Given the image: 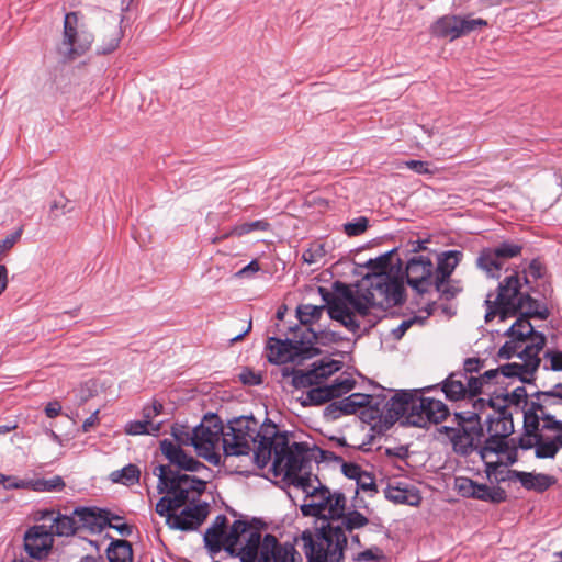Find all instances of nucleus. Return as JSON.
<instances>
[{
  "label": "nucleus",
  "instance_id": "obj_47",
  "mask_svg": "<svg viewBox=\"0 0 562 562\" xmlns=\"http://www.w3.org/2000/svg\"><path fill=\"white\" fill-rule=\"evenodd\" d=\"M392 165L396 169H402L403 167H406L417 175L435 173V169H431V164L428 161H424V160H415V159L405 160V161L396 160V161H393Z\"/></svg>",
  "mask_w": 562,
  "mask_h": 562
},
{
  "label": "nucleus",
  "instance_id": "obj_51",
  "mask_svg": "<svg viewBox=\"0 0 562 562\" xmlns=\"http://www.w3.org/2000/svg\"><path fill=\"white\" fill-rule=\"evenodd\" d=\"M223 532L214 528H207L204 533V544L211 552H218L222 549Z\"/></svg>",
  "mask_w": 562,
  "mask_h": 562
},
{
  "label": "nucleus",
  "instance_id": "obj_59",
  "mask_svg": "<svg viewBox=\"0 0 562 562\" xmlns=\"http://www.w3.org/2000/svg\"><path fill=\"white\" fill-rule=\"evenodd\" d=\"M72 211L71 202L65 196H60L56 199L50 204V213L54 216L64 215Z\"/></svg>",
  "mask_w": 562,
  "mask_h": 562
},
{
  "label": "nucleus",
  "instance_id": "obj_28",
  "mask_svg": "<svg viewBox=\"0 0 562 562\" xmlns=\"http://www.w3.org/2000/svg\"><path fill=\"white\" fill-rule=\"evenodd\" d=\"M153 474L158 477L157 492L159 494H169L172 498L173 506L181 508L191 501V494L182 487L171 490L170 484L166 481L165 465L158 464L154 468Z\"/></svg>",
  "mask_w": 562,
  "mask_h": 562
},
{
  "label": "nucleus",
  "instance_id": "obj_57",
  "mask_svg": "<svg viewBox=\"0 0 562 562\" xmlns=\"http://www.w3.org/2000/svg\"><path fill=\"white\" fill-rule=\"evenodd\" d=\"M122 519L123 518L121 516L114 515L109 510V525H106V528L115 529L123 537H130L133 533V526L125 522H113L121 521Z\"/></svg>",
  "mask_w": 562,
  "mask_h": 562
},
{
  "label": "nucleus",
  "instance_id": "obj_55",
  "mask_svg": "<svg viewBox=\"0 0 562 562\" xmlns=\"http://www.w3.org/2000/svg\"><path fill=\"white\" fill-rule=\"evenodd\" d=\"M474 483H475V481H473L469 477L459 476V477H456V480H454V490L462 497L472 498L473 492H474Z\"/></svg>",
  "mask_w": 562,
  "mask_h": 562
},
{
  "label": "nucleus",
  "instance_id": "obj_13",
  "mask_svg": "<svg viewBox=\"0 0 562 562\" xmlns=\"http://www.w3.org/2000/svg\"><path fill=\"white\" fill-rule=\"evenodd\" d=\"M319 350L306 345L303 340L279 339L270 337L267 341V358L271 363L285 364L289 362L301 364L304 360L313 358Z\"/></svg>",
  "mask_w": 562,
  "mask_h": 562
},
{
  "label": "nucleus",
  "instance_id": "obj_11",
  "mask_svg": "<svg viewBox=\"0 0 562 562\" xmlns=\"http://www.w3.org/2000/svg\"><path fill=\"white\" fill-rule=\"evenodd\" d=\"M93 42V35L79 23L76 12H69L64 19L63 41L58 46V52L65 58L74 60L83 55Z\"/></svg>",
  "mask_w": 562,
  "mask_h": 562
},
{
  "label": "nucleus",
  "instance_id": "obj_4",
  "mask_svg": "<svg viewBox=\"0 0 562 562\" xmlns=\"http://www.w3.org/2000/svg\"><path fill=\"white\" fill-rule=\"evenodd\" d=\"M538 369L537 361L531 363L510 362L496 369L485 371L479 378H467L464 372H452L442 381L441 390L449 401L467 400L473 404L479 395L490 396L496 391L492 390L508 378H518L520 382L530 383Z\"/></svg>",
  "mask_w": 562,
  "mask_h": 562
},
{
  "label": "nucleus",
  "instance_id": "obj_21",
  "mask_svg": "<svg viewBox=\"0 0 562 562\" xmlns=\"http://www.w3.org/2000/svg\"><path fill=\"white\" fill-rule=\"evenodd\" d=\"M54 543V532L45 525L30 527L24 535V549L33 559L46 557Z\"/></svg>",
  "mask_w": 562,
  "mask_h": 562
},
{
  "label": "nucleus",
  "instance_id": "obj_44",
  "mask_svg": "<svg viewBox=\"0 0 562 562\" xmlns=\"http://www.w3.org/2000/svg\"><path fill=\"white\" fill-rule=\"evenodd\" d=\"M324 310L325 305L301 304L296 308V315L301 324L312 325L322 317Z\"/></svg>",
  "mask_w": 562,
  "mask_h": 562
},
{
  "label": "nucleus",
  "instance_id": "obj_16",
  "mask_svg": "<svg viewBox=\"0 0 562 562\" xmlns=\"http://www.w3.org/2000/svg\"><path fill=\"white\" fill-rule=\"evenodd\" d=\"M522 251V245L505 240L495 247L481 250L476 265L487 277L499 279L507 260L518 257Z\"/></svg>",
  "mask_w": 562,
  "mask_h": 562
},
{
  "label": "nucleus",
  "instance_id": "obj_30",
  "mask_svg": "<svg viewBox=\"0 0 562 562\" xmlns=\"http://www.w3.org/2000/svg\"><path fill=\"white\" fill-rule=\"evenodd\" d=\"M463 257L460 250H447L437 256V267L434 268L435 278L448 280Z\"/></svg>",
  "mask_w": 562,
  "mask_h": 562
},
{
  "label": "nucleus",
  "instance_id": "obj_53",
  "mask_svg": "<svg viewBox=\"0 0 562 562\" xmlns=\"http://www.w3.org/2000/svg\"><path fill=\"white\" fill-rule=\"evenodd\" d=\"M543 270L544 268L538 259H533L529 263L528 268L525 270V276L522 278L525 285L527 286L528 290H531L529 278H532L533 280L541 279L543 277Z\"/></svg>",
  "mask_w": 562,
  "mask_h": 562
},
{
  "label": "nucleus",
  "instance_id": "obj_22",
  "mask_svg": "<svg viewBox=\"0 0 562 562\" xmlns=\"http://www.w3.org/2000/svg\"><path fill=\"white\" fill-rule=\"evenodd\" d=\"M160 450L161 453L169 461V465L172 468L176 467L177 471H187V472H199L202 469H207L206 465L194 457L188 454L179 443H173L169 439H164L160 441Z\"/></svg>",
  "mask_w": 562,
  "mask_h": 562
},
{
  "label": "nucleus",
  "instance_id": "obj_10",
  "mask_svg": "<svg viewBox=\"0 0 562 562\" xmlns=\"http://www.w3.org/2000/svg\"><path fill=\"white\" fill-rule=\"evenodd\" d=\"M155 510L159 516L166 517V522L171 529L193 531L206 519L209 515V504L201 503L187 506L180 514H173L172 512L178 510V508L173 506L171 496L167 494L157 502Z\"/></svg>",
  "mask_w": 562,
  "mask_h": 562
},
{
  "label": "nucleus",
  "instance_id": "obj_36",
  "mask_svg": "<svg viewBox=\"0 0 562 562\" xmlns=\"http://www.w3.org/2000/svg\"><path fill=\"white\" fill-rule=\"evenodd\" d=\"M140 477V470L136 464L128 463L121 470L113 471L110 474V479L114 483H121L126 486L138 483Z\"/></svg>",
  "mask_w": 562,
  "mask_h": 562
},
{
  "label": "nucleus",
  "instance_id": "obj_39",
  "mask_svg": "<svg viewBox=\"0 0 562 562\" xmlns=\"http://www.w3.org/2000/svg\"><path fill=\"white\" fill-rule=\"evenodd\" d=\"M161 424H154L148 420H133L125 425V432L131 436L150 435L158 436L160 432Z\"/></svg>",
  "mask_w": 562,
  "mask_h": 562
},
{
  "label": "nucleus",
  "instance_id": "obj_34",
  "mask_svg": "<svg viewBox=\"0 0 562 562\" xmlns=\"http://www.w3.org/2000/svg\"><path fill=\"white\" fill-rule=\"evenodd\" d=\"M506 497V492L499 486L490 487L486 484H480L477 482L474 483V492L472 497L474 499L498 504L504 502Z\"/></svg>",
  "mask_w": 562,
  "mask_h": 562
},
{
  "label": "nucleus",
  "instance_id": "obj_54",
  "mask_svg": "<svg viewBox=\"0 0 562 562\" xmlns=\"http://www.w3.org/2000/svg\"><path fill=\"white\" fill-rule=\"evenodd\" d=\"M325 256L324 245L315 243L302 254L304 262L312 265L319 261Z\"/></svg>",
  "mask_w": 562,
  "mask_h": 562
},
{
  "label": "nucleus",
  "instance_id": "obj_24",
  "mask_svg": "<svg viewBox=\"0 0 562 562\" xmlns=\"http://www.w3.org/2000/svg\"><path fill=\"white\" fill-rule=\"evenodd\" d=\"M391 392L393 395L389 398V427L396 422L406 426V415L409 413L414 393L417 391L389 389V393Z\"/></svg>",
  "mask_w": 562,
  "mask_h": 562
},
{
  "label": "nucleus",
  "instance_id": "obj_62",
  "mask_svg": "<svg viewBox=\"0 0 562 562\" xmlns=\"http://www.w3.org/2000/svg\"><path fill=\"white\" fill-rule=\"evenodd\" d=\"M260 542V532L258 530H251L246 540V544L240 550L258 554Z\"/></svg>",
  "mask_w": 562,
  "mask_h": 562
},
{
  "label": "nucleus",
  "instance_id": "obj_7",
  "mask_svg": "<svg viewBox=\"0 0 562 562\" xmlns=\"http://www.w3.org/2000/svg\"><path fill=\"white\" fill-rule=\"evenodd\" d=\"M175 439L186 443L190 440L200 457L213 465H220L222 457L216 451L221 437L223 438L224 427L220 417L215 414H207L196 426L192 434L186 432L179 427H172Z\"/></svg>",
  "mask_w": 562,
  "mask_h": 562
},
{
  "label": "nucleus",
  "instance_id": "obj_42",
  "mask_svg": "<svg viewBox=\"0 0 562 562\" xmlns=\"http://www.w3.org/2000/svg\"><path fill=\"white\" fill-rule=\"evenodd\" d=\"M35 492H60L66 486L60 475H54L49 479H37L29 483Z\"/></svg>",
  "mask_w": 562,
  "mask_h": 562
},
{
  "label": "nucleus",
  "instance_id": "obj_18",
  "mask_svg": "<svg viewBox=\"0 0 562 562\" xmlns=\"http://www.w3.org/2000/svg\"><path fill=\"white\" fill-rule=\"evenodd\" d=\"M532 396L536 400L530 401L525 412H533L542 424L559 422L557 415L562 407V383L554 384L550 390L537 391Z\"/></svg>",
  "mask_w": 562,
  "mask_h": 562
},
{
  "label": "nucleus",
  "instance_id": "obj_61",
  "mask_svg": "<svg viewBox=\"0 0 562 562\" xmlns=\"http://www.w3.org/2000/svg\"><path fill=\"white\" fill-rule=\"evenodd\" d=\"M544 359L550 361V364H544V370L560 371L562 370V352L547 350L544 352Z\"/></svg>",
  "mask_w": 562,
  "mask_h": 562
},
{
  "label": "nucleus",
  "instance_id": "obj_41",
  "mask_svg": "<svg viewBox=\"0 0 562 562\" xmlns=\"http://www.w3.org/2000/svg\"><path fill=\"white\" fill-rule=\"evenodd\" d=\"M250 529V525L244 520H235L229 532L224 537L225 550L234 553L235 547L239 542V537Z\"/></svg>",
  "mask_w": 562,
  "mask_h": 562
},
{
  "label": "nucleus",
  "instance_id": "obj_56",
  "mask_svg": "<svg viewBox=\"0 0 562 562\" xmlns=\"http://www.w3.org/2000/svg\"><path fill=\"white\" fill-rule=\"evenodd\" d=\"M544 429H549L550 441L557 447V453L562 448V422H551L543 424Z\"/></svg>",
  "mask_w": 562,
  "mask_h": 562
},
{
  "label": "nucleus",
  "instance_id": "obj_12",
  "mask_svg": "<svg viewBox=\"0 0 562 562\" xmlns=\"http://www.w3.org/2000/svg\"><path fill=\"white\" fill-rule=\"evenodd\" d=\"M524 429L525 435L519 439L521 449L535 448L538 459H553L557 456V447L550 441L549 429L543 428L533 412H524Z\"/></svg>",
  "mask_w": 562,
  "mask_h": 562
},
{
  "label": "nucleus",
  "instance_id": "obj_17",
  "mask_svg": "<svg viewBox=\"0 0 562 562\" xmlns=\"http://www.w3.org/2000/svg\"><path fill=\"white\" fill-rule=\"evenodd\" d=\"M308 450V446L305 442L289 445V438L286 437V448L280 456V462L276 463L274 470L284 472L285 476L291 479L294 486L297 477L313 476L311 473H303L306 463L310 461L307 457Z\"/></svg>",
  "mask_w": 562,
  "mask_h": 562
},
{
  "label": "nucleus",
  "instance_id": "obj_3",
  "mask_svg": "<svg viewBox=\"0 0 562 562\" xmlns=\"http://www.w3.org/2000/svg\"><path fill=\"white\" fill-rule=\"evenodd\" d=\"M363 268L362 278L352 285L336 281L334 292L318 286V292L326 303L328 315L339 322L350 333L367 330L386 316V252L369 259Z\"/></svg>",
  "mask_w": 562,
  "mask_h": 562
},
{
  "label": "nucleus",
  "instance_id": "obj_9",
  "mask_svg": "<svg viewBox=\"0 0 562 562\" xmlns=\"http://www.w3.org/2000/svg\"><path fill=\"white\" fill-rule=\"evenodd\" d=\"M258 422L254 417L240 416L231 420L223 434L225 458L248 456L258 437Z\"/></svg>",
  "mask_w": 562,
  "mask_h": 562
},
{
  "label": "nucleus",
  "instance_id": "obj_20",
  "mask_svg": "<svg viewBox=\"0 0 562 562\" xmlns=\"http://www.w3.org/2000/svg\"><path fill=\"white\" fill-rule=\"evenodd\" d=\"M356 382L345 375L337 376L331 384L311 387L302 402L304 406L323 405L350 392Z\"/></svg>",
  "mask_w": 562,
  "mask_h": 562
},
{
  "label": "nucleus",
  "instance_id": "obj_43",
  "mask_svg": "<svg viewBox=\"0 0 562 562\" xmlns=\"http://www.w3.org/2000/svg\"><path fill=\"white\" fill-rule=\"evenodd\" d=\"M282 375L284 378L292 375V385L296 389L317 385V382H316L315 376L311 369L307 371H303V370L290 371L288 368H284L282 370Z\"/></svg>",
  "mask_w": 562,
  "mask_h": 562
},
{
  "label": "nucleus",
  "instance_id": "obj_48",
  "mask_svg": "<svg viewBox=\"0 0 562 562\" xmlns=\"http://www.w3.org/2000/svg\"><path fill=\"white\" fill-rule=\"evenodd\" d=\"M270 229V223L266 220H257L249 223H241L234 226V232L237 237L247 235L255 231L267 232Z\"/></svg>",
  "mask_w": 562,
  "mask_h": 562
},
{
  "label": "nucleus",
  "instance_id": "obj_50",
  "mask_svg": "<svg viewBox=\"0 0 562 562\" xmlns=\"http://www.w3.org/2000/svg\"><path fill=\"white\" fill-rule=\"evenodd\" d=\"M369 226V220L364 216L357 217L351 222L342 225L344 233L349 237H355L363 234Z\"/></svg>",
  "mask_w": 562,
  "mask_h": 562
},
{
  "label": "nucleus",
  "instance_id": "obj_37",
  "mask_svg": "<svg viewBox=\"0 0 562 562\" xmlns=\"http://www.w3.org/2000/svg\"><path fill=\"white\" fill-rule=\"evenodd\" d=\"M435 305V301L427 302L425 308L427 313L426 316H413L411 318L404 319L396 328L392 329L391 334L394 339L400 340L414 324L423 325L425 321L432 314Z\"/></svg>",
  "mask_w": 562,
  "mask_h": 562
},
{
  "label": "nucleus",
  "instance_id": "obj_46",
  "mask_svg": "<svg viewBox=\"0 0 562 562\" xmlns=\"http://www.w3.org/2000/svg\"><path fill=\"white\" fill-rule=\"evenodd\" d=\"M339 368H340L339 362L334 361V360H328V361H319L318 363L314 362L312 364L311 370L315 376L317 384H319L321 380L330 376L333 373L338 371Z\"/></svg>",
  "mask_w": 562,
  "mask_h": 562
},
{
  "label": "nucleus",
  "instance_id": "obj_2",
  "mask_svg": "<svg viewBox=\"0 0 562 562\" xmlns=\"http://www.w3.org/2000/svg\"><path fill=\"white\" fill-rule=\"evenodd\" d=\"M485 307V322H491L497 316L504 321L519 315L506 331L509 340L502 346L498 357H517L520 363L537 361L539 367V353L546 345V336L533 329L530 318L547 319L550 313L546 304L531 297L528 289L522 290L521 278L517 272L505 277L495 292L486 295Z\"/></svg>",
  "mask_w": 562,
  "mask_h": 562
},
{
  "label": "nucleus",
  "instance_id": "obj_63",
  "mask_svg": "<svg viewBox=\"0 0 562 562\" xmlns=\"http://www.w3.org/2000/svg\"><path fill=\"white\" fill-rule=\"evenodd\" d=\"M164 406L158 401H153L150 405L144 406L142 416L144 420L153 423V419L162 413Z\"/></svg>",
  "mask_w": 562,
  "mask_h": 562
},
{
  "label": "nucleus",
  "instance_id": "obj_15",
  "mask_svg": "<svg viewBox=\"0 0 562 562\" xmlns=\"http://www.w3.org/2000/svg\"><path fill=\"white\" fill-rule=\"evenodd\" d=\"M449 415L447 405L431 397L417 396L414 393L409 413L406 415V426L427 427L430 424H439Z\"/></svg>",
  "mask_w": 562,
  "mask_h": 562
},
{
  "label": "nucleus",
  "instance_id": "obj_27",
  "mask_svg": "<svg viewBox=\"0 0 562 562\" xmlns=\"http://www.w3.org/2000/svg\"><path fill=\"white\" fill-rule=\"evenodd\" d=\"M509 479L519 481L526 490L539 493L547 491L557 482V480L549 474L530 473L516 470L510 471Z\"/></svg>",
  "mask_w": 562,
  "mask_h": 562
},
{
  "label": "nucleus",
  "instance_id": "obj_40",
  "mask_svg": "<svg viewBox=\"0 0 562 562\" xmlns=\"http://www.w3.org/2000/svg\"><path fill=\"white\" fill-rule=\"evenodd\" d=\"M460 291L459 282L451 280V277L448 280L435 278L431 284V292H435L445 300L453 299Z\"/></svg>",
  "mask_w": 562,
  "mask_h": 562
},
{
  "label": "nucleus",
  "instance_id": "obj_1",
  "mask_svg": "<svg viewBox=\"0 0 562 562\" xmlns=\"http://www.w3.org/2000/svg\"><path fill=\"white\" fill-rule=\"evenodd\" d=\"M305 493L301 506L304 516L318 517L314 530L302 533L305 555L310 562H341L347 544L346 532L368 525V518L357 510L346 513L347 498L339 491H330L315 476H300L295 483Z\"/></svg>",
  "mask_w": 562,
  "mask_h": 562
},
{
  "label": "nucleus",
  "instance_id": "obj_49",
  "mask_svg": "<svg viewBox=\"0 0 562 562\" xmlns=\"http://www.w3.org/2000/svg\"><path fill=\"white\" fill-rule=\"evenodd\" d=\"M391 274L392 268L389 267V302L393 301L395 305H400L405 301V288Z\"/></svg>",
  "mask_w": 562,
  "mask_h": 562
},
{
  "label": "nucleus",
  "instance_id": "obj_52",
  "mask_svg": "<svg viewBox=\"0 0 562 562\" xmlns=\"http://www.w3.org/2000/svg\"><path fill=\"white\" fill-rule=\"evenodd\" d=\"M459 23L460 37L487 25V22L481 18H459Z\"/></svg>",
  "mask_w": 562,
  "mask_h": 562
},
{
  "label": "nucleus",
  "instance_id": "obj_58",
  "mask_svg": "<svg viewBox=\"0 0 562 562\" xmlns=\"http://www.w3.org/2000/svg\"><path fill=\"white\" fill-rule=\"evenodd\" d=\"M359 491L369 493L376 492L375 482L368 472H363L356 481V493H359Z\"/></svg>",
  "mask_w": 562,
  "mask_h": 562
},
{
  "label": "nucleus",
  "instance_id": "obj_31",
  "mask_svg": "<svg viewBox=\"0 0 562 562\" xmlns=\"http://www.w3.org/2000/svg\"><path fill=\"white\" fill-rule=\"evenodd\" d=\"M505 384V380L499 384H495L492 390L496 391V393H492V397L496 401V403L505 404L510 403L513 405L519 406L524 404L527 408L530 405L527 397V391L525 386H517L510 393H504L503 385Z\"/></svg>",
  "mask_w": 562,
  "mask_h": 562
},
{
  "label": "nucleus",
  "instance_id": "obj_26",
  "mask_svg": "<svg viewBox=\"0 0 562 562\" xmlns=\"http://www.w3.org/2000/svg\"><path fill=\"white\" fill-rule=\"evenodd\" d=\"M40 518L44 520H52L49 530H52L56 536L69 537L79 531L77 516L74 512L71 515H63L60 513H56L54 509H45L41 512Z\"/></svg>",
  "mask_w": 562,
  "mask_h": 562
},
{
  "label": "nucleus",
  "instance_id": "obj_45",
  "mask_svg": "<svg viewBox=\"0 0 562 562\" xmlns=\"http://www.w3.org/2000/svg\"><path fill=\"white\" fill-rule=\"evenodd\" d=\"M281 547L273 535L267 533L259 546V562H272Z\"/></svg>",
  "mask_w": 562,
  "mask_h": 562
},
{
  "label": "nucleus",
  "instance_id": "obj_14",
  "mask_svg": "<svg viewBox=\"0 0 562 562\" xmlns=\"http://www.w3.org/2000/svg\"><path fill=\"white\" fill-rule=\"evenodd\" d=\"M256 442L257 446L254 450L255 463L258 468L263 469L273 460L274 468L276 463L280 462V456L286 448V435L280 434L274 425L261 426Z\"/></svg>",
  "mask_w": 562,
  "mask_h": 562
},
{
  "label": "nucleus",
  "instance_id": "obj_38",
  "mask_svg": "<svg viewBox=\"0 0 562 562\" xmlns=\"http://www.w3.org/2000/svg\"><path fill=\"white\" fill-rule=\"evenodd\" d=\"M408 457V448L401 446L393 449L389 448V476H397L407 465L405 459Z\"/></svg>",
  "mask_w": 562,
  "mask_h": 562
},
{
  "label": "nucleus",
  "instance_id": "obj_8",
  "mask_svg": "<svg viewBox=\"0 0 562 562\" xmlns=\"http://www.w3.org/2000/svg\"><path fill=\"white\" fill-rule=\"evenodd\" d=\"M486 414L487 438L480 453L482 458L486 453H498L507 450V437L514 432L513 414L506 404L496 403L492 395L485 398L484 412Z\"/></svg>",
  "mask_w": 562,
  "mask_h": 562
},
{
  "label": "nucleus",
  "instance_id": "obj_33",
  "mask_svg": "<svg viewBox=\"0 0 562 562\" xmlns=\"http://www.w3.org/2000/svg\"><path fill=\"white\" fill-rule=\"evenodd\" d=\"M389 501L395 504H405L409 506H416L420 503L422 497L419 492L414 487L408 486H396L393 487L389 483Z\"/></svg>",
  "mask_w": 562,
  "mask_h": 562
},
{
  "label": "nucleus",
  "instance_id": "obj_25",
  "mask_svg": "<svg viewBox=\"0 0 562 562\" xmlns=\"http://www.w3.org/2000/svg\"><path fill=\"white\" fill-rule=\"evenodd\" d=\"M166 481L170 484L172 491L176 487H182L193 495L192 501L199 497L206 488V482L198 479L196 476L182 474L172 469L170 465H165Z\"/></svg>",
  "mask_w": 562,
  "mask_h": 562
},
{
  "label": "nucleus",
  "instance_id": "obj_29",
  "mask_svg": "<svg viewBox=\"0 0 562 562\" xmlns=\"http://www.w3.org/2000/svg\"><path fill=\"white\" fill-rule=\"evenodd\" d=\"M122 19L116 15H110L108 25L104 29V38L98 48L100 54H110L115 50L121 42L123 32L121 29Z\"/></svg>",
  "mask_w": 562,
  "mask_h": 562
},
{
  "label": "nucleus",
  "instance_id": "obj_19",
  "mask_svg": "<svg viewBox=\"0 0 562 562\" xmlns=\"http://www.w3.org/2000/svg\"><path fill=\"white\" fill-rule=\"evenodd\" d=\"M406 280L418 294L431 293V284L435 280L432 261L425 256L411 258L406 265Z\"/></svg>",
  "mask_w": 562,
  "mask_h": 562
},
{
  "label": "nucleus",
  "instance_id": "obj_23",
  "mask_svg": "<svg viewBox=\"0 0 562 562\" xmlns=\"http://www.w3.org/2000/svg\"><path fill=\"white\" fill-rule=\"evenodd\" d=\"M77 516L78 530L91 533L101 532L109 525V510L98 507H77L74 509Z\"/></svg>",
  "mask_w": 562,
  "mask_h": 562
},
{
  "label": "nucleus",
  "instance_id": "obj_32",
  "mask_svg": "<svg viewBox=\"0 0 562 562\" xmlns=\"http://www.w3.org/2000/svg\"><path fill=\"white\" fill-rule=\"evenodd\" d=\"M459 16L446 15L440 18L432 26L431 32L437 37L449 38L451 41L460 37Z\"/></svg>",
  "mask_w": 562,
  "mask_h": 562
},
{
  "label": "nucleus",
  "instance_id": "obj_6",
  "mask_svg": "<svg viewBox=\"0 0 562 562\" xmlns=\"http://www.w3.org/2000/svg\"><path fill=\"white\" fill-rule=\"evenodd\" d=\"M485 397L480 396L472 404L471 411L454 414L456 427H445V432L451 441L454 452L469 456L480 448L484 437L481 415L484 413Z\"/></svg>",
  "mask_w": 562,
  "mask_h": 562
},
{
  "label": "nucleus",
  "instance_id": "obj_60",
  "mask_svg": "<svg viewBox=\"0 0 562 562\" xmlns=\"http://www.w3.org/2000/svg\"><path fill=\"white\" fill-rule=\"evenodd\" d=\"M296 551L293 546L285 544L279 548L272 562H297L295 558Z\"/></svg>",
  "mask_w": 562,
  "mask_h": 562
},
{
  "label": "nucleus",
  "instance_id": "obj_5",
  "mask_svg": "<svg viewBox=\"0 0 562 562\" xmlns=\"http://www.w3.org/2000/svg\"><path fill=\"white\" fill-rule=\"evenodd\" d=\"M386 403L384 398L379 400L373 395L353 393L340 401L331 402L325 408V416L330 419H338L342 415L356 414L370 425L371 440L382 438L386 434Z\"/></svg>",
  "mask_w": 562,
  "mask_h": 562
},
{
  "label": "nucleus",
  "instance_id": "obj_64",
  "mask_svg": "<svg viewBox=\"0 0 562 562\" xmlns=\"http://www.w3.org/2000/svg\"><path fill=\"white\" fill-rule=\"evenodd\" d=\"M484 362L479 358H468L464 360L463 370L460 372L467 373V378H475L473 373H477L483 368Z\"/></svg>",
  "mask_w": 562,
  "mask_h": 562
},
{
  "label": "nucleus",
  "instance_id": "obj_35",
  "mask_svg": "<svg viewBox=\"0 0 562 562\" xmlns=\"http://www.w3.org/2000/svg\"><path fill=\"white\" fill-rule=\"evenodd\" d=\"M132 546L126 540L113 541L108 549L109 562H132Z\"/></svg>",
  "mask_w": 562,
  "mask_h": 562
}]
</instances>
